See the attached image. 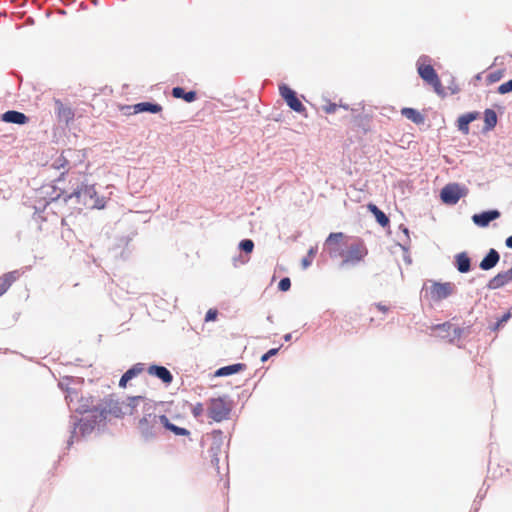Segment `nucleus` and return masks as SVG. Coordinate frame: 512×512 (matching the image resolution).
<instances>
[{
    "instance_id": "c85d7f7f",
    "label": "nucleus",
    "mask_w": 512,
    "mask_h": 512,
    "mask_svg": "<svg viewBox=\"0 0 512 512\" xmlns=\"http://www.w3.org/2000/svg\"><path fill=\"white\" fill-rule=\"evenodd\" d=\"M402 116L412 121L416 125L424 124L425 117L417 109L411 107H404L401 110Z\"/></svg>"
},
{
    "instance_id": "b1692460",
    "label": "nucleus",
    "mask_w": 512,
    "mask_h": 512,
    "mask_svg": "<svg viewBox=\"0 0 512 512\" xmlns=\"http://www.w3.org/2000/svg\"><path fill=\"white\" fill-rule=\"evenodd\" d=\"M144 370L143 363H136L132 365L126 372H124L119 380V387L126 388L127 383L137 377Z\"/></svg>"
},
{
    "instance_id": "4468645a",
    "label": "nucleus",
    "mask_w": 512,
    "mask_h": 512,
    "mask_svg": "<svg viewBox=\"0 0 512 512\" xmlns=\"http://www.w3.org/2000/svg\"><path fill=\"white\" fill-rule=\"evenodd\" d=\"M96 403H97L96 399L92 396H89V397L79 396V398L76 402V407L73 408V410L75 413H78L81 415L87 414L83 418L93 419L92 415L96 414V412L94 411V409L96 407Z\"/></svg>"
},
{
    "instance_id": "4c0bfd02",
    "label": "nucleus",
    "mask_w": 512,
    "mask_h": 512,
    "mask_svg": "<svg viewBox=\"0 0 512 512\" xmlns=\"http://www.w3.org/2000/svg\"><path fill=\"white\" fill-rule=\"evenodd\" d=\"M70 216L63 217L61 220V226H62V237L70 239L73 235V231L70 227Z\"/></svg>"
},
{
    "instance_id": "dca6fc26",
    "label": "nucleus",
    "mask_w": 512,
    "mask_h": 512,
    "mask_svg": "<svg viewBox=\"0 0 512 512\" xmlns=\"http://www.w3.org/2000/svg\"><path fill=\"white\" fill-rule=\"evenodd\" d=\"M147 372L159 380L162 381L166 386L170 385L173 382V374L163 365L159 364H151L147 368Z\"/></svg>"
},
{
    "instance_id": "a211bd4d",
    "label": "nucleus",
    "mask_w": 512,
    "mask_h": 512,
    "mask_svg": "<svg viewBox=\"0 0 512 512\" xmlns=\"http://www.w3.org/2000/svg\"><path fill=\"white\" fill-rule=\"evenodd\" d=\"M0 121L17 125H25L29 122V117L23 112L17 110H8L0 114Z\"/></svg>"
},
{
    "instance_id": "603ef678",
    "label": "nucleus",
    "mask_w": 512,
    "mask_h": 512,
    "mask_svg": "<svg viewBox=\"0 0 512 512\" xmlns=\"http://www.w3.org/2000/svg\"><path fill=\"white\" fill-rule=\"evenodd\" d=\"M120 110L124 115H131L133 114V105H123Z\"/></svg>"
},
{
    "instance_id": "39448f33",
    "label": "nucleus",
    "mask_w": 512,
    "mask_h": 512,
    "mask_svg": "<svg viewBox=\"0 0 512 512\" xmlns=\"http://www.w3.org/2000/svg\"><path fill=\"white\" fill-rule=\"evenodd\" d=\"M234 401L228 400V396L210 398L207 402V415L215 422H222L229 418Z\"/></svg>"
},
{
    "instance_id": "338daca9",
    "label": "nucleus",
    "mask_w": 512,
    "mask_h": 512,
    "mask_svg": "<svg viewBox=\"0 0 512 512\" xmlns=\"http://www.w3.org/2000/svg\"><path fill=\"white\" fill-rule=\"evenodd\" d=\"M267 321H269V322H271V323L273 322V317H272V315H268V316H267Z\"/></svg>"
},
{
    "instance_id": "20e7f679",
    "label": "nucleus",
    "mask_w": 512,
    "mask_h": 512,
    "mask_svg": "<svg viewBox=\"0 0 512 512\" xmlns=\"http://www.w3.org/2000/svg\"><path fill=\"white\" fill-rule=\"evenodd\" d=\"M416 70L418 76L429 86L434 92L440 96L445 97L446 93L441 83L440 77L432 65V59L428 55H421L416 61Z\"/></svg>"
},
{
    "instance_id": "052dcab7",
    "label": "nucleus",
    "mask_w": 512,
    "mask_h": 512,
    "mask_svg": "<svg viewBox=\"0 0 512 512\" xmlns=\"http://www.w3.org/2000/svg\"><path fill=\"white\" fill-rule=\"evenodd\" d=\"M65 174H66V171H63V172L59 175V177L56 179V181H57V182H59V181L63 180V178H64Z\"/></svg>"
},
{
    "instance_id": "5701e85b",
    "label": "nucleus",
    "mask_w": 512,
    "mask_h": 512,
    "mask_svg": "<svg viewBox=\"0 0 512 512\" xmlns=\"http://www.w3.org/2000/svg\"><path fill=\"white\" fill-rule=\"evenodd\" d=\"M479 117V112L471 111L462 114L457 119V128L463 134L469 133V124Z\"/></svg>"
},
{
    "instance_id": "473e14b6",
    "label": "nucleus",
    "mask_w": 512,
    "mask_h": 512,
    "mask_svg": "<svg viewBox=\"0 0 512 512\" xmlns=\"http://www.w3.org/2000/svg\"><path fill=\"white\" fill-rule=\"evenodd\" d=\"M452 328L453 324L448 321L431 327L432 331L437 332L439 337L447 340L450 338Z\"/></svg>"
},
{
    "instance_id": "3c124183",
    "label": "nucleus",
    "mask_w": 512,
    "mask_h": 512,
    "mask_svg": "<svg viewBox=\"0 0 512 512\" xmlns=\"http://www.w3.org/2000/svg\"><path fill=\"white\" fill-rule=\"evenodd\" d=\"M72 380H73V377H69V376H67V377H65L62 381H60V382H59L58 386H59L62 390L66 391V388H70V387H69V383H70Z\"/></svg>"
},
{
    "instance_id": "bf43d9fd",
    "label": "nucleus",
    "mask_w": 512,
    "mask_h": 512,
    "mask_svg": "<svg viewBox=\"0 0 512 512\" xmlns=\"http://www.w3.org/2000/svg\"><path fill=\"white\" fill-rule=\"evenodd\" d=\"M484 498V494H481V492H479L476 496V499L478 502H481Z\"/></svg>"
},
{
    "instance_id": "6e6552de",
    "label": "nucleus",
    "mask_w": 512,
    "mask_h": 512,
    "mask_svg": "<svg viewBox=\"0 0 512 512\" xmlns=\"http://www.w3.org/2000/svg\"><path fill=\"white\" fill-rule=\"evenodd\" d=\"M367 254L368 249L363 242L353 243L346 247L340 267L343 268L347 265L356 266L367 256Z\"/></svg>"
},
{
    "instance_id": "e2e57ef3",
    "label": "nucleus",
    "mask_w": 512,
    "mask_h": 512,
    "mask_svg": "<svg viewBox=\"0 0 512 512\" xmlns=\"http://www.w3.org/2000/svg\"><path fill=\"white\" fill-rule=\"evenodd\" d=\"M403 241H405V238L403 237V235H400V233H399L397 242H403Z\"/></svg>"
},
{
    "instance_id": "8fccbe9b",
    "label": "nucleus",
    "mask_w": 512,
    "mask_h": 512,
    "mask_svg": "<svg viewBox=\"0 0 512 512\" xmlns=\"http://www.w3.org/2000/svg\"><path fill=\"white\" fill-rule=\"evenodd\" d=\"M337 107H338V105L336 103L328 102L326 105L323 106V110L327 114H332L337 110Z\"/></svg>"
},
{
    "instance_id": "37998d69",
    "label": "nucleus",
    "mask_w": 512,
    "mask_h": 512,
    "mask_svg": "<svg viewBox=\"0 0 512 512\" xmlns=\"http://www.w3.org/2000/svg\"><path fill=\"white\" fill-rule=\"evenodd\" d=\"M291 288V280L289 277H283L278 282V290L281 292H286Z\"/></svg>"
},
{
    "instance_id": "f704fd0d",
    "label": "nucleus",
    "mask_w": 512,
    "mask_h": 512,
    "mask_svg": "<svg viewBox=\"0 0 512 512\" xmlns=\"http://www.w3.org/2000/svg\"><path fill=\"white\" fill-rule=\"evenodd\" d=\"M254 247V241L249 238L242 239L238 244L239 251L246 255L247 257L253 252Z\"/></svg>"
},
{
    "instance_id": "09e8293b",
    "label": "nucleus",
    "mask_w": 512,
    "mask_h": 512,
    "mask_svg": "<svg viewBox=\"0 0 512 512\" xmlns=\"http://www.w3.org/2000/svg\"><path fill=\"white\" fill-rule=\"evenodd\" d=\"M399 231L401 232L400 235H403V237L405 238V241H407V243H410L411 239H410L408 227H406L404 224H400Z\"/></svg>"
},
{
    "instance_id": "a18cd8bd",
    "label": "nucleus",
    "mask_w": 512,
    "mask_h": 512,
    "mask_svg": "<svg viewBox=\"0 0 512 512\" xmlns=\"http://www.w3.org/2000/svg\"><path fill=\"white\" fill-rule=\"evenodd\" d=\"M218 317V311L216 309H209L206 314H205V321L206 322H211V321H215Z\"/></svg>"
},
{
    "instance_id": "c03bdc74",
    "label": "nucleus",
    "mask_w": 512,
    "mask_h": 512,
    "mask_svg": "<svg viewBox=\"0 0 512 512\" xmlns=\"http://www.w3.org/2000/svg\"><path fill=\"white\" fill-rule=\"evenodd\" d=\"M282 346H283V345H280V346H279V347H277V348H271V349H269L267 352H265V353L261 356V358H260L261 362H263V363H264V362L268 361L271 357L276 356V355L278 354V352H279V350L281 349V347H282Z\"/></svg>"
},
{
    "instance_id": "1a4fd4ad",
    "label": "nucleus",
    "mask_w": 512,
    "mask_h": 512,
    "mask_svg": "<svg viewBox=\"0 0 512 512\" xmlns=\"http://www.w3.org/2000/svg\"><path fill=\"white\" fill-rule=\"evenodd\" d=\"M279 93L287 106L296 113L303 114L306 112V107L298 98L295 90L285 83L279 85Z\"/></svg>"
},
{
    "instance_id": "13d9d810",
    "label": "nucleus",
    "mask_w": 512,
    "mask_h": 512,
    "mask_svg": "<svg viewBox=\"0 0 512 512\" xmlns=\"http://www.w3.org/2000/svg\"><path fill=\"white\" fill-rule=\"evenodd\" d=\"M285 342H289L292 340V333H287L283 336Z\"/></svg>"
},
{
    "instance_id": "f8f14e48",
    "label": "nucleus",
    "mask_w": 512,
    "mask_h": 512,
    "mask_svg": "<svg viewBox=\"0 0 512 512\" xmlns=\"http://www.w3.org/2000/svg\"><path fill=\"white\" fill-rule=\"evenodd\" d=\"M41 193L45 195L43 203L44 208L52 203L62 202L65 204L66 195L69 194V192L57 187L56 185L43 186Z\"/></svg>"
},
{
    "instance_id": "f257e3e1",
    "label": "nucleus",
    "mask_w": 512,
    "mask_h": 512,
    "mask_svg": "<svg viewBox=\"0 0 512 512\" xmlns=\"http://www.w3.org/2000/svg\"><path fill=\"white\" fill-rule=\"evenodd\" d=\"M94 411L96 414L92 415L93 419L70 417V437L67 440V449H70L74 442L90 435L96 427L105 426L108 415H113L116 418H121L124 415L123 406L113 398V395L98 400Z\"/></svg>"
},
{
    "instance_id": "e433bc0d",
    "label": "nucleus",
    "mask_w": 512,
    "mask_h": 512,
    "mask_svg": "<svg viewBox=\"0 0 512 512\" xmlns=\"http://www.w3.org/2000/svg\"><path fill=\"white\" fill-rule=\"evenodd\" d=\"M512 317V312L509 310L504 313L497 321L489 326V329L493 332L498 331L505 323H507Z\"/></svg>"
},
{
    "instance_id": "bb28decb",
    "label": "nucleus",
    "mask_w": 512,
    "mask_h": 512,
    "mask_svg": "<svg viewBox=\"0 0 512 512\" xmlns=\"http://www.w3.org/2000/svg\"><path fill=\"white\" fill-rule=\"evenodd\" d=\"M368 211L375 217L376 222L383 228L388 227L390 219L388 215L382 211L376 204L369 203L367 205Z\"/></svg>"
},
{
    "instance_id": "a19ab883",
    "label": "nucleus",
    "mask_w": 512,
    "mask_h": 512,
    "mask_svg": "<svg viewBox=\"0 0 512 512\" xmlns=\"http://www.w3.org/2000/svg\"><path fill=\"white\" fill-rule=\"evenodd\" d=\"M504 76V69H500V70H497V71H494V72H491L488 76H487V80L490 82V83H496L498 81L501 80V78Z\"/></svg>"
},
{
    "instance_id": "2eb2a0df",
    "label": "nucleus",
    "mask_w": 512,
    "mask_h": 512,
    "mask_svg": "<svg viewBox=\"0 0 512 512\" xmlns=\"http://www.w3.org/2000/svg\"><path fill=\"white\" fill-rule=\"evenodd\" d=\"M501 216V213L498 209H489L485 211H481L480 213H475L472 216L473 223L481 228H485L489 226V224L498 219Z\"/></svg>"
},
{
    "instance_id": "864d4df0",
    "label": "nucleus",
    "mask_w": 512,
    "mask_h": 512,
    "mask_svg": "<svg viewBox=\"0 0 512 512\" xmlns=\"http://www.w3.org/2000/svg\"><path fill=\"white\" fill-rule=\"evenodd\" d=\"M375 305L377 309L383 313H386L389 309L386 305H383L382 303H376Z\"/></svg>"
},
{
    "instance_id": "a878e982",
    "label": "nucleus",
    "mask_w": 512,
    "mask_h": 512,
    "mask_svg": "<svg viewBox=\"0 0 512 512\" xmlns=\"http://www.w3.org/2000/svg\"><path fill=\"white\" fill-rule=\"evenodd\" d=\"M246 367L247 366L245 363H233L230 365L222 366L215 371L214 376L215 377H226V376L234 375V374L244 371L246 369Z\"/></svg>"
},
{
    "instance_id": "f03ea898",
    "label": "nucleus",
    "mask_w": 512,
    "mask_h": 512,
    "mask_svg": "<svg viewBox=\"0 0 512 512\" xmlns=\"http://www.w3.org/2000/svg\"><path fill=\"white\" fill-rule=\"evenodd\" d=\"M82 204L89 209H103L105 207V198L98 196L95 184L82 181L66 195L65 204Z\"/></svg>"
},
{
    "instance_id": "cd10ccee",
    "label": "nucleus",
    "mask_w": 512,
    "mask_h": 512,
    "mask_svg": "<svg viewBox=\"0 0 512 512\" xmlns=\"http://www.w3.org/2000/svg\"><path fill=\"white\" fill-rule=\"evenodd\" d=\"M171 95L174 98L182 99L187 103H192L197 99V92L195 90L186 91L181 86H175L172 88Z\"/></svg>"
},
{
    "instance_id": "72a5a7b5",
    "label": "nucleus",
    "mask_w": 512,
    "mask_h": 512,
    "mask_svg": "<svg viewBox=\"0 0 512 512\" xmlns=\"http://www.w3.org/2000/svg\"><path fill=\"white\" fill-rule=\"evenodd\" d=\"M79 398V392L73 388H66V402L71 412H74L73 408L76 407V402Z\"/></svg>"
},
{
    "instance_id": "9d476101",
    "label": "nucleus",
    "mask_w": 512,
    "mask_h": 512,
    "mask_svg": "<svg viewBox=\"0 0 512 512\" xmlns=\"http://www.w3.org/2000/svg\"><path fill=\"white\" fill-rule=\"evenodd\" d=\"M77 155L79 162H83L86 155L83 150L66 149L52 162L51 167L60 170L70 167L71 159Z\"/></svg>"
},
{
    "instance_id": "c756f323",
    "label": "nucleus",
    "mask_w": 512,
    "mask_h": 512,
    "mask_svg": "<svg viewBox=\"0 0 512 512\" xmlns=\"http://www.w3.org/2000/svg\"><path fill=\"white\" fill-rule=\"evenodd\" d=\"M19 272L17 270L8 272L0 277V293L3 295L10 286L18 279Z\"/></svg>"
},
{
    "instance_id": "2f4dec72",
    "label": "nucleus",
    "mask_w": 512,
    "mask_h": 512,
    "mask_svg": "<svg viewBox=\"0 0 512 512\" xmlns=\"http://www.w3.org/2000/svg\"><path fill=\"white\" fill-rule=\"evenodd\" d=\"M498 116L497 113L491 109L487 108L484 111V131H491L497 125Z\"/></svg>"
},
{
    "instance_id": "9b49d317",
    "label": "nucleus",
    "mask_w": 512,
    "mask_h": 512,
    "mask_svg": "<svg viewBox=\"0 0 512 512\" xmlns=\"http://www.w3.org/2000/svg\"><path fill=\"white\" fill-rule=\"evenodd\" d=\"M454 284L451 282H433L430 287V298L439 302L450 297L454 292Z\"/></svg>"
},
{
    "instance_id": "58836bf2",
    "label": "nucleus",
    "mask_w": 512,
    "mask_h": 512,
    "mask_svg": "<svg viewBox=\"0 0 512 512\" xmlns=\"http://www.w3.org/2000/svg\"><path fill=\"white\" fill-rule=\"evenodd\" d=\"M397 245L402 249L403 251V260L407 265L412 264V258L409 254L410 249V243H407V241L403 242H397Z\"/></svg>"
},
{
    "instance_id": "79ce46f5",
    "label": "nucleus",
    "mask_w": 512,
    "mask_h": 512,
    "mask_svg": "<svg viewBox=\"0 0 512 512\" xmlns=\"http://www.w3.org/2000/svg\"><path fill=\"white\" fill-rule=\"evenodd\" d=\"M464 332V329L459 326H454L451 330L450 338L448 339L449 342H454L456 339L461 338L462 334Z\"/></svg>"
},
{
    "instance_id": "393cba45",
    "label": "nucleus",
    "mask_w": 512,
    "mask_h": 512,
    "mask_svg": "<svg viewBox=\"0 0 512 512\" xmlns=\"http://www.w3.org/2000/svg\"><path fill=\"white\" fill-rule=\"evenodd\" d=\"M512 282L505 271L497 273L486 284L488 290H497Z\"/></svg>"
},
{
    "instance_id": "6ab92c4d",
    "label": "nucleus",
    "mask_w": 512,
    "mask_h": 512,
    "mask_svg": "<svg viewBox=\"0 0 512 512\" xmlns=\"http://www.w3.org/2000/svg\"><path fill=\"white\" fill-rule=\"evenodd\" d=\"M500 261V254L495 248H490L479 263V268L489 271L496 267Z\"/></svg>"
},
{
    "instance_id": "680f3d73",
    "label": "nucleus",
    "mask_w": 512,
    "mask_h": 512,
    "mask_svg": "<svg viewBox=\"0 0 512 512\" xmlns=\"http://www.w3.org/2000/svg\"><path fill=\"white\" fill-rule=\"evenodd\" d=\"M71 162H73L74 165H77V163H80L79 160L77 159V155H75L72 159H71Z\"/></svg>"
},
{
    "instance_id": "4be33fe9",
    "label": "nucleus",
    "mask_w": 512,
    "mask_h": 512,
    "mask_svg": "<svg viewBox=\"0 0 512 512\" xmlns=\"http://www.w3.org/2000/svg\"><path fill=\"white\" fill-rule=\"evenodd\" d=\"M159 422L162 425V428L165 430L173 433L176 436H189L190 431L184 427H180L175 425L170 421V419L165 415L161 414V416H158Z\"/></svg>"
},
{
    "instance_id": "49530a36",
    "label": "nucleus",
    "mask_w": 512,
    "mask_h": 512,
    "mask_svg": "<svg viewBox=\"0 0 512 512\" xmlns=\"http://www.w3.org/2000/svg\"><path fill=\"white\" fill-rule=\"evenodd\" d=\"M193 416L195 418H198L200 417L203 412H204V407H203V404L202 403H197L195 404L193 407H192V410H191Z\"/></svg>"
},
{
    "instance_id": "c9c22d12",
    "label": "nucleus",
    "mask_w": 512,
    "mask_h": 512,
    "mask_svg": "<svg viewBox=\"0 0 512 512\" xmlns=\"http://www.w3.org/2000/svg\"><path fill=\"white\" fill-rule=\"evenodd\" d=\"M317 252H318L317 246H312L309 248L307 255L301 260V266L304 270L311 266L313 259L316 256Z\"/></svg>"
},
{
    "instance_id": "5fc2aeb1",
    "label": "nucleus",
    "mask_w": 512,
    "mask_h": 512,
    "mask_svg": "<svg viewBox=\"0 0 512 512\" xmlns=\"http://www.w3.org/2000/svg\"><path fill=\"white\" fill-rule=\"evenodd\" d=\"M479 507H480V502H478L477 500H474L472 510L470 512H477L479 510Z\"/></svg>"
},
{
    "instance_id": "ddd939ff",
    "label": "nucleus",
    "mask_w": 512,
    "mask_h": 512,
    "mask_svg": "<svg viewBox=\"0 0 512 512\" xmlns=\"http://www.w3.org/2000/svg\"><path fill=\"white\" fill-rule=\"evenodd\" d=\"M224 443L223 432L219 429L213 430L212 432V443L208 449V453L211 457V463L217 469H219V454L221 453L222 446Z\"/></svg>"
},
{
    "instance_id": "4d7b16f0",
    "label": "nucleus",
    "mask_w": 512,
    "mask_h": 512,
    "mask_svg": "<svg viewBox=\"0 0 512 512\" xmlns=\"http://www.w3.org/2000/svg\"><path fill=\"white\" fill-rule=\"evenodd\" d=\"M503 63V57L502 56H497L495 57L494 59V65H498V64H502Z\"/></svg>"
},
{
    "instance_id": "69168bd1",
    "label": "nucleus",
    "mask_w": 512,
    "mask_h": 512,
    "mask_svg": "<svg viewBox=\"0 0 512 512\" xmlns=\"http://www.w3.org/2000/svg\"><path fill=\"white\" fill-rule=\"evenodd\" d=\"M339 106H340V107H342V108H344L345 110H348V109H349V106H348V105H346V104H341V105H339Z\"/></svg>"
},
{
    "instance_id": "aec40b11",
    "label": "nucleus",
    "mask_w": 512,
    "mask_h": 512,
    "mask_svg": "<svg viewBox=\"0 0 512 512\" xmlns=\"http://www.w3.org/2000/svg\"><path fill=\"white\" fill-rule=\"evenodd\" d=\"M163 110L162 106L155 101H144L133 104V114L150 113L158 114Z\"/></svg>"
},
{
    "instance_id": "412c9836",
    "label": "nucleus",
    "mask_w": 512,
    "mask_h": 512,
    "mask_svg": "<svg viewBox=\"0 0 512 512\" xmlns=\"http://www.w3.org/2000/svg\"><path fill=\"white\" fill-rule=\"evenodd\" d=\"M454 266L458 272L466 274L472 270V262L468 253L463 251L454 256Z\"/></svg>"
},
{
    "instance_id": "7ed1b4c3",
    "label": "nucleus",
    "mask_w": 512,
    "mask_h": 512,
    "mask_svg": "<svg viewBox=\"0 0 512 512\" xmlns=\"http://www.w3.org/2000/svg\"><path fill=\"white\" fill-rule=\"evenodd\" d=\"M156 410L157 405L145 402L143 417L138 421V429L144 442L154 441L160 434L162 425L159 422L158 416H161V414H157Z\"/></svg>"
},
{
    "instance_id": "6e6d98bb",
    "label": "nucleus",
    "mask_w": 512,
    "mask_h": 512,
    "mask_svg": "<svg viewBox=\"0 0 512 512\" xmlns=\"http://www.w3.org/2000/svg\"><path fill=\"white\" fill-rule=\"evenodd\" d=\"M505 245H506L508 248L512 249V235L506 238V240H505Z\"/></svg>"
},
{
    "instance_id": "de8ad7c7",
    "label": "nucleus",
    "mask_w": 512,
    "mask_h": 512,
    "mask_svg": "<svg viewBox=\"0 0 512 512\" xmlns=\"http://www.w3.org/2000/svg\"><path fill=\"white\" fill-rule=\"evenodd\" d=\"M248 261H249V257H247L246 255H238V256L233 257V265L235 267H237L238 263H240L241 265H244Z\"/></svg>"
},
{
    "instance_id": "f3484780",
    "label": "nucleus",
    "mask_w": 512,
    "mask_h": 512,
    "mask_svg": "<svg viewBox=\"0 0 512 512\" xmlns=\"http://www.w3.org/2000/svg\"><path fill=\"white\" fill-rule=\"evenodd\" d=\"M55 114L60 123H64L68 125L71 121L74 120V111L71 107L63 104V102L59 99L55 100Z\"/></svg>"
},
{
    "instance_id": "ea45409f",
    "label": "nucleus",
    "mask_w": 512,
    "mask_h": 512,
    "mask_svg": "<svg viewBox=\"0 0 512 512\" xmlns=\"http://www.w3.org/2000/svg\"><path fill=\"white\" fill-rule=\"evenodd\" d=\"M497 92L502 95L512 92V79L500 84L497 88Z\"/></svg>"
},
{
    "instance_id": "423d86ee",
    "label": "nucleus",
    "mask_w": 512,
    "mask_h": 512,
    "mask_svg": "<svg viewBox=\"0 0 512 512\" xmlns=\"http://www.w3.org/2000/svg\"><path fill=\"white\" fill-rule=\"evenodd\" d=\"M469 189L466 185L452 182L446 184L440 191V199L446 205H455L462 198L467 196Z\"/></svg>"
},
{
    "instance_id": "0e129e2a",
    "label": "nucleus",
    "mask_w": 512,
    "mask_h": 512,
    "mask_svg": "<svg viewBox=\"0 0 512 512\" xmlns=\"http://www.w3.org/2000/svg\"><path fill=\"white\" fill-rule=\"evenodd\" d=\"M459 91L457 87H452V94H455Z\"/></svg>"
},
{
    "instance_id": "0eeeda50",
    "label": "nucleus",
    "mask_w": 512,
    "mask_h": 512,
    "mask_svg": "<svg viewBox=\"0 0 512 512\" xmlns=\"http://www.w3.org/2000/svg\"><path fill=\"white\" fill-rule=\"evenodd\" d=\"M345 235L342 232H332L324 242V250L327 251L331 259L344 257L347 245L342 242Z\"/></svg>"
},
{
    "instance_id": "7c9ffc66",
    "label": "nucleus",
    "mask_w": 512,
    "mask_h": 512,
    "mask_svg": "<svg viewBox=\"0 0 512 512\" xmlns=\"http://www.w3.org/2000/svg\"><path fill=\"white\" fill-rule=\"evenodd\" d=\"M146 398L144 396H131L128 397L126 402L122 403L124 415H133L136 407L139 405L140 402H145Z\"/></svg>"
}]
</instances>
